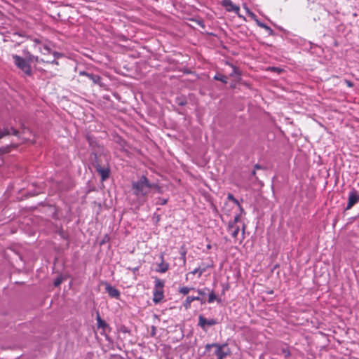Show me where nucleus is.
<instances>
[{"label":"nucleus","instance_id":"16","mask_svg":"<svg viewBox=\"0 0 359 359\" xmlns=\"http://www.w3.org/2000/svg\"><path fill=\"white\" fill-rule=\"evenodd\" d=\"M91 162L95 169H97V165H102L101 156H97V154H94L91 158Z\"/></svg>","mask_w":359,"mask_h":359},{"label":"nucleus","instance_id":"5","mask_svg":"<svg viewBox=\"0 0 359 359\" xmlns=\"http://www.w3.org/2000/svg\"><path fill=\"white\" fill-rule=\"evenodd\" d=\"M358 201L359 193L355 189L351 190L348 194V203L346 210H350Z\"/></svg>","mask_w":359,"mask_h":359},{"label":"nucleus","instance_id":"36","mask_svg":"<svg viewBox=\"0 0 359 359\" xmlns=\"http://www.w3.org/2000/svg\"><path fill=\"white\" fill-rule=\"evenodd\" d=\"M346 83L347 84V86L348 87H352L353 86V83L348 80H346L345 81Z\"/></svg>","mask_w":359,"mask_h":359},{"label":"nucleus","instance_id":"28","mask_svg":"<svg viewBox=\"0 0 359 359\" xmlns=\"http://www.w3.org/2000/svg\"><path fill=\"white\" fill-rule=\"evenodd\" d=\"M167 202H168L167 198H162L159 197L156 199V205H165L167 203Z\"/></svg>","mask_w":359,"mask_h":359},{"label":"nucleus","instance_id":"38","mask_svg":"<svg viewBox=\"0 0 359 359\" xmlns=\"http://www.w3.org/2000/svg\"><path fill=\"white\" fill-rule=\"evenodd\" d=\"M181 255L182 257L184 262H185L186 252L184 251V252H181Z\"/></svg>","mask_w":359,"mask_h":359},{"label":"nucleus","instance_id":"33","mask_svg":"<svg viewBox=\"0 0 359 359\" xmlns=\"http://www.w3.org/2000/svg\"><path fill=\"white\" fill-rule=\"evenodd\" d=\"M62 283V279L61 278H57L55 281H54V285L55 286H59Z\"/></svg>","mask_w":359,"mask_h":359},{"label":"nucleus","instance_id":"13","mask_svg":"<svg viewBox=\"0 0 359 359\" xmlns=\"http://www.w3.org/2000/svg\"><path fill=\"white\" fill-rule=\"evenodd\" d=\"M164 297L163 290H154L153 302L155 304L159 303Z\"/></svg>","mask_w":359,"mask_h":359},{"label":"nucleus","instance_id":"39","mask_svg":"<svg viewBox=\"0 0 359 359\" xmlns=\"http://www.w3.org/2000/svg\"><path fill=\"white\" fill-rule=\"evenodd\" d=\"M53 55L55 57H59L61 55L59 53L53 52Z\"/></svg>","mask_w":359,"mask_h":359},{"label":"nucleus","instance_id":"2","mask_svg":"<svg viewBox=\"0 0 359 359\" xmlns=\"http://www.w3.org/2000/svg\"><path fill=\"white\" fill-rule=\"evenodd\" d=\"M11 57L13 60V63L17 67V68L23 73L24 76H32L31 65L26 55L25 57H22L18 55L13 54L11 55Z\"/></svg>","mask_w":359,"mask_h":359},{"label":"nucleus","instance_id":"26","mask_svg":"<svg viewBox=\"0 0 359 359\" xmlns=\"http://www.w3.org/2000/svg\"><path fill=\"white\" fill-rule=\"evenodd\" d=\"M281 353L284 355L285 358H288L291 355L290 351L288 350V348L285 347H282L280 348Z\"/></svg>","mask_w":359,"mask_h":359},{"label":"nucleus","instance_id":"32","mask_svg":"<svg viewBox=\"0 0 359 359\" xmlns=\"http://www.w3.org/2000/svg\"><path fill=\"white\" fill-rule=\"evenodd\" d=\"M10 130V133L13 135H18V131L15 129H14L13 128H11V129H9Z\"/></svg>","mask_w":359,"mask_h":359},{"label":"nucleus","instance_id":"43","mask_svg":"<svg viewBox=\"0 0 359 359\" xmlns=\"http://www.w3.org/2000/svg\"><path fill=\"white\" fill-rule=\"evenodd\" d=\"M233 72L236 73V67H233Z\"/></svg>","mask_w":359,"mask_h":359},{"label":"nucleus","instance_id":"27","mask_svg":"<svg viewBox=\"0 0 359 359\" xmlns=\"http://www.w3.org/2000/svg\"><path fill=\"white\" fill-rule=\"evenodd\" d=\"M10 130L8 128H4L2 130H0V139L3 138L4 137L10 135Z\"/></svg>","mask_w":359,"mask_h":359},{"label":"nucleus","instance_id":"30","mask_svg":"<svg viewBox=\"0 0 359 359\" xmlns=\"http://www.w3.org/2000/svg\"><path fill=\"white\" fill-rule=\"evenodd\" d=\"M228 199L233 201L234 203L239 205L238 200L235 198L232 194H229L228 195Z\"/></svg>","mask_w":359,"mask_h":359},{"label":"nucleus","instance_id":"9","mask_svg":"<svg viewBox=\"0 0 359 359\" xmlns=\"http://www.w3.org/2000/svg\"><path fill=\"white\" fill-rule=\"evenodd\" d=\"M105 290L108 293L109 297L115 298L116 299H118L120 298L121 294L119 290L115 288L114 287L111 286L110 284L106 283Z\"/></svg>","mask_w":359,"mask_h":359},{"label":"nucleus","instance_id":"31","mask_svg":"<svg viewBox=\"0 0 359 359\" xmlns=\"http://www.w3.org/2000/svg\"><path fill=\"white\" fill-rule=\"evenodd\" d=\"M205 290H207L208 291H209V289H208V288H205L204 290H200V289H198V290H197V292H198V294H200V295H201V296H204V295H205V294H206V293H205Z\"/></svg>","mask_w":359,"mask_h":359},{"label":"nucleus","instance_id":"20","mask_svg":"<svg viewBox=\"0 0 359 359\" xmlns=\"http://www.w3.org/2000/svg\"><path fill=\"white\" fill-rule=\"evenodd\" d=\"M214 79L217 80V81H220L224 83H227V82H228V78L226 76L221 74H217L214 76Z\"/></svg>","mask_w":359,"mask_h":359},{"label":"nucleus","instance_id":"18","mask_svg":"<svg viewBox=\"0 0 359 359\" xmlns=\"http://www.w3.org/2000/svg\"><path fill=\"white\" fill-rule=\"evenodd\" d=\"M96 320H97V327L99 328L105 329L108 326L107 323L101 318L99 313H97Z\"/></svg>","mask_w":359,"mask_h":359},{"label":"nucleus","instance_id":"11","mask_svg":"<svg viewBox=\"0 0 359 359\" xmlns=\"http://www.w3.org/2000/svg\"><path fill=\"white\" fill-rule=\"evenodd\" d=\"M194 301H201V304L205 303V301L200 297L188 296L183 304V306L186 309H189L191 307V302Z\"/></svg>","mask_w":359,"mask_h":359},{"label":"nucleus","instance_id":"17","mask_svg":"<svg viewBox=\"0 0 359 359\" xmlns=\"http://www.w3.org/2000/svg\"><path fill=\"white\" fill-rule=\"evenodd\" d=\"M256 22H257V25L264 29L268 33L269 35H273V30L270 27H269L268 25H266V24L259 21L258 20H256Z\"/></svg>","mask_w":359,"mask_h":359},{"label":"nucleus","instance_id":"3","mask_svg":"<svg viewBox=\"0 0 359 359\" xmlns=\"http://www.w3.org/2000/svg\"><path fill=\"white\" fill-rule=\"evenodd\" d=\"M226 344H219L217 343L208 344L205 345V348L206 351H210L211 348H215L214 353L217 355V359H224L230 353Z\"/></svg>","mask_w":359,"mask_h":359},{"label":"nucleus","instance_id":"8","mask_svg":"<svg viewBox=\"0 0 359 359\" xmlns=\"http://www.w3.org/2000/svg\"><path fill=\"white\" fill-rule=\"evenodd\" d=\"M222 5L226 8L228 12H234L238 13L240 8L239 6L233 4L231 0H223Z\"/></svg>","mask_w":359,"mask_h":359},{"label":"nucleus","instance_id":"40","mask_svg":"<svg viewBox=\"0 0 359 359\" xmlns=\"http://www.w3.org/2000/svg\"><path fill=\"white\" fill-rule=\"evenodd\" d=\"M50 62L52 63V64H54V65H58V62L57 60H52Z\"/></svg>","mask_w":359,"mask_h":359},{"label":"nucleus","instance_id":"37","mask_svg":"<svg viewBox=\"0 0 359 359\" xmlns=\"http://www.w3.org/2000/svg\"><path fill=\"white\" fill-rule=\"evenodd\" d=\"M257 169H264V168L259 164H256L255 165V170H257Z\"/></svg>","mask_w":359,"mask_h":359},{"label":"nucleus","instance_id":"45","mask_svg":"<svg viewBox=\"0 0 359 359\" xmlns=\"http://www.w3.org/2000/svg\"><path fill=\"white\" fill-rule=\"evenodd\" d=\"M189 273L186 274L187 279H188V276H189Z\"/></svg>","mask_w":359,"mask_h":359},{"label":"nucleus","instance_id":"12","mask_svg":"<svg viewBox=\"0 0 359 359\" xmlns=\"http://www.w3.org/2000/svg\"><path fill=\"white\" fill-rule=\"evenodd\" d=\"M194 301H201V304L205 303V301L200 297L188 296L183 304V306L186 309H189L191 307V302Z\"/></svg>","mask_w":359,"mask_h":359},{"label":"nucleus","instance_id":"15","mask_svg":"<svg viewBox=\"0 0 359 359\" xmlns=\"http://www.w3.org/2000/svg\"><path fill=\"white\" fill-rule=\"evenodd\" d=\"M239 230H240L239 226L237 225H233V224L228 225V231L231 233V235L233 238L237 237Z\"/></svg>","mask_w":359,"mask_h":359},{"label":"nucleus","instance_id":"1","mask_svg":"<svg viewBox=\"0 0 359 359\" xmlns=\"http://www.w3.org/2000/svg\"><path fill=\"white\" fill-rule=\"evenodd\" d=\"M152 188L159 189L157 184H151L144 175H142L138 181L132 183L133 193L137 197L146 196Z\"/></svg>","mask_w":359,"mask_h":359},{"label":"nucleus","instance_id":"6","mask_svg":"<svg viewBox=\"0 0 359 359\" xmlns=\"http://www.w3.org/2000/svg\"><path fill=\"white\" fill-rule=\"evenodd\" d=\"M161 262L157 264L156 271L158 273H165L169 269V264L164 260V253L160 255Z\"/></svg>","mask_w":359,"mask_h":359},{"label":"nucleus","instance_id":"42","mask_svg":"<svg viewBox=\"0 0 359 359\" xmlns=\"http://www.w3.org/2000/svg\"><path fill=\"white\" fill-rule=\"evenodd\" d=\"M137 270V268H134V269H133V271L134 272H135Z\"/></svg>","mask_w":359,"mask_h":359},{"label":"nucleus","instance_id":"35","mask_svg":"<svg viewBox=\"0 0 359 359\" xmlns=\"http://www.w3.org/2000/svg\"><path fill=\"white\" fill-rule=\"evenodd\" d=\"M79 74H80V75H82V76H87V77H88V75H89V74H90V73H88V72H86L83 71V72H79Z\"/></svg>","mask_w":359,"mask_h":359},{"label":"nucleus","instance_id":"23","mask_svg":"<svg viewBox=\"0 0 359 359\" xmlns=\"http://www.w3.org/2000/svg\"><path fill=\"white\" fill-rule=\"evenodd\" d=\"M215 300H217L218 302H221L220 299L217 298V296L215 295V292L213 291H211V292L209 294L208 302V303H212Z\"/></svg>","mask_w":359,"mask_h":359},{"label":"nucleus","instance_id":"7","mask_svg":"<svg viewBox=\"0 0 359 359\" xmlns=\"http://www.w3.org/2000/svg\"><path fill=\"white\" fill-rule=\"evenodd\" d=\"M95 170L100 175L102 181H104L109 178L110 169L108 166L97 165V169Z\"/></svg>","mask_w":359,"mask_h":359},{"label":"nucleus","instance_id":"41","mask_svg":"<svg viewBox=\"0 0 359 359\" xmlns=\"http://www.w3.org/2000/svg\"><path fill=\"white\" fill-rule=\"evenodd\" d=\"M256 175V171L255 170H254L252 172V175L255 176Z\"/></svg>","mask_w":359,"mask_h":359},{"label":"nucleus","instance_id":"44","mask_svg":"<svg viewBox=\"0 0 359 359\" xmlns=\"http://www.w3.org/2000/svg\"><path fill=\"white\" fill-rule=\"evenodd\" d=\"M4 151L2 149H0V154H2Z\"/></svg>","mask_w":359,"mask_h":359},{"label":"nucleus","instance_id":"22","mask_svg":"<svg viewBox=\"0 0 359 359\" xmlns=\"http://www.w3.org/2000/svg\"><path fill=\"white\" fill-rule=\"evenodd\" d=\"M206 269L205 267L201 268L198 267L196 268L194 271H192L190 273L195 275L196 273L198 274V277H201V275L205 271Z\"/></svg>","mask_w":359,"mask_h":359},{"label":"nucleus","instance_id":"14","mask_svg":"<svg viewBox=\"0 0 359 359\" xmlns=\"http://www.w3.org/2000/svg\"><path fill=\"white\" fill-rule=\"evenodd\" d=\"M88 78L93 81L94 84L99 85L100 86H102L103 83H102V78L97 74H90L88 75Z\"/></svg>","mask_w":359,"mask_h":359},{"label":"nucleus","instance_id":"21","mask_svg":"<svg viewBox=\"0 0 359 359\" xmlns=\"http://www.w3.org/2000/svg\"><path fill=\"white\" fill-rule=\"evenodd\" d=\"M26 56L30 65L31 63L37 62L39 61V57L37 56H34L29 52L27 53Z\"/></svg>","mask_w":359,"mask_h":359},{"label":"nucleus","instance_id":"24","mask_svg":"<svg viewBox=\"0 0 359 359\" xmlns=\"http://www.w3.org/2000/svg\"><path fill=\"white\" fill-rule=\"evenodd\" d=\"M175 102L180 106H184L187 103L186 98L184 97H177L176 98Z\"/></svg>","mask_w":359,"mask_h":359},{"label":"nucleus","instance_id":"34","mask_svg":"<svg viewBox=\"0 0 359 359\" xmlns=\"http://www.w3.org/2000/svg\"><path fill=\"white\" fill-rule=\"evenodd\" d=\"M197 22V24L201 26V27L204 28L205 27V25H204V23L202 20H196V21Z\"/></svg>","mask_w":359,"mask_h":359},{"label":"nucleus","instance_id":"29","mask_svg":"<svg viewBox=\"0 0 359 359\" xmlns=\"http://www.w3.org/2000/svg\"><path fill=\"white\" fill-rule=\"evenodd\" d=\"M240 220V215H237L234 217V219L232 221H230L229 222V224H233V225H236V223L238 222Z\"/></svg>","mask_w":359,"mask_h":359},{"label":"nucleus","instance_id":"4","mask_svg":"<svg viewBox=\"0 0 359 359\" xmlns=\"http://www.w3.org/2000/svg\"><path fill=\"white\" fill-rule=\"evenodd\" d=\"M217 323L218 321L217 320V319H207L202 315H200L198 316V325L204 331L207 330L208 327L213 326L215 325H217Z\"/></svg>","mask_w":359,"mask_h":359},{"label":"nucleus","instance_id":"25","mask_svg":"<svg viewBox=\"0 0 359 359\" xmlns=\"http://www.w3.org/2000/svg\"><path fill=\"white\" fill-rule=\"evenodd\" d=\"M191 290H194L193 287H180L179 290L180 293L186 295Z\"/></svg>","mask_w":359,"mask_h":359},{"label":"nucleus","instance_id":"19","mask_svg":"<svg viewBox=\"0 0 359 359\" xmlns=\"http://www.w3.org/2000/svg\"><path fill=\"white\" fill-rule=\"evenodd\" d=\"M155 285H154V290H163V287H164V281L159 279V278H156L155 279Z\"/></svg>","mask_w":359,"mask_h":359},{"label":"nucleus","instance_id":"10","mask_svg":"<svg viewBox=\"0 0 359 359\" xmlns=\"http://www.w3.org/2000/svg\"><path fill=\"white\" fill-rule=\"evenodd\" d=\"M34 46L43 55H46L50 53L51 50L50 47L46 44H41L39 39L34 40Z\"/></svg>","mask_w":359,"mask_h":359}]
</instances>
